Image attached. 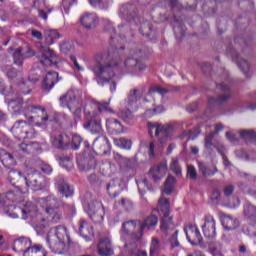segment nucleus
<instances>
[{
  "label": "nucleus",
  "mask_w": 256,
  "mask_h": 256,
  "mask_svg": "<svg viewBox=\"0 0 256 256\" xmlns=\"http://www.w3.org/2000/svg\"><path fill=\"white\" fill-rule=\"evenodd\" d=\"M159 223V218L155 215H150L143 221H128L122 225V230L120 232L122 241H129V239H134V241H139L143 237V231L147 229L148 231H154Z\"/></svg>",
  "instance_id": "obj_1"
},
{
  "label": "nucleus",
  "mask_w": 256,
  "mask_h": 256,
  "mask_svg": "<svg viewBox=\"0 0 256 256\" xmlns=\"http://www.w3.org/2000/svg\"><path fill=\"white\" fill-rule=\"evenodd\" d=\"M119 69V63L111 64H98L94 67V75L96 76L97 83L99 85H104L109 83L112 77H115V71Z\"/></svg>",
  "instance_id": "obj_2"
},
{
  "label": "nucleus",
  "mask_w": 256,
  "mask_h": 256,
  "mask_svg": "<svg viewBox=\"0 0 256 256\" xmlns=\"http://www.w3.org/2000/svg\"><path fill=\"white\" fill-rule=\"evenodd\" d=\"M170 208L171 205L169 204V200L164 196H161L158 200L157 209L163 214L162 224L160 226V229L163 231V233H169V231H173L175 229V224H173V217L169 215Z\"/></svg>",
  "instance_id": "obj_3"
},
{
  "label": "nucleus",
  "mask_w": 256,
  "mask_h": 256,
  "mask_svg": "<svg viewBox=\"0 0 256 256\" xmlns=\"http://www.w3.org/2000/svg\"><path fill=\"white\" fill-rule=\"evenodd\" d=\"M61 107H67L72 113H81V102L79 100V90L72 89L59 99Z\"/></svg>",
  "instance_id": "obj_4"
},
{
  "label": "nucleus",
  "mask_w": 256,
  "mask_h": 256,
  "mask_svg": "<svg viewBox=\"0 0 256 256\" xmlns=\"http://www.w3.org/2000/svg\"><path fill=\"white\" fill-rule=\"evenodd\" d=\"M52 231L54 233V236L48 237L51 249H65V243L69 241V236L67 235V228L59 226Z\"/></svg>",
  "instance_id": "obj_5"
},
{
  "label": "nucleus",
  "mask_w": 256,
  "mask_h": 256,
  "mask_svg": "<svg viewBox=\"0 0 256 256\" xmlns=\"http://www.w3.org/2000/svg\"><path fill=\"white\" fill-rule=\"evenodd\" d=\"M85 117L88 122L84 124V129H89L93 135L103 133V126L101 125V120L97 119V114L89 110H85Z\"/></svg>",
  "instance_id": "obj_6"
},
{
  "label": "nucleus",
  "mask_w": 256,
  "mask_h": 256,
  "mask_svg": "<svg viewBox=\"0 0 256 256\" xmlns=\"http://www.w3.org/2000/svg\"><path fill=\"white\" fill-rule=\"evenodd\" d=\"M33 115L34 124L36 127H45L49 121H54V119L47 114V111H45L44 108L38 106H34Z\"/></svg>",
  "instance_id": "obj_7"
},
{
  "label": "nucleus",
  "mask_w": 256,
  "mask_h": 256,
  "mask_svg": "<svg viewBox=\"0 0 256 256\" xmlns=\"http://www.w3.org/2000/svg\"><path fill=\"white\" fill-rule=\"evenodd\" d=\"M31 123H33V120H31V118L28 120V122H16L11 128V131L12 133H14V135H16V137H19V139H26L27 136H24L23 133L25 135H29V131L33 129Z\"/></svg>",
  "instance_id": "obj_8"
},
{
  "label": "nucleus",
  "mask_w": 256,
  "mask_h": 256,
  "mask_svg": "<svg viewBox=\"0 0 256 256\" xmlns=\"http://www.w3.org/2000/svg\"><path fill=\"white\" fill-rule=\"evenodd\" d=\"M93 151L96 155H107L111 151L109 140L105 136H99L94 140Z\"/></svg>",
  "instance_id": "obj_9"
},
{
  "label": "nucleus",
  "mask_w": 256,
  "mask_h": 256,
  "mask_svg": "<svg viewBox=\"0 0 256 256\" xmlns=\"http://www.w3.org/2000/svg\"><path fill=\"white\" fill-rule=\"evenodd\" d=\"M42 55L40 56V62L42 65L46 67H51V65H57L59 63V57L55 53V51L51 50V48L46 47L42 48Z\"/></svg>",
  "instance_id": "obj_10"
},
{
  "label": "nucleus",
  "mask_w": 256,
  "mask_h": 256,
  "mask_svg": "<svg viewBox=\"0 0 256 256\" xmlns=\"http://www.w3.org/2000/svg\"><path fill=\"white\" fill-rule=\"evenodd\" d=\"M186 237L191 245H203V236L199 228L194 225H189L185 228Z\"/></svg>",
  "instance_id": "obj_11"
},
{
  "label": "nucleus",
  "mask_w": 256,
  "mask_h": 256,
  "mask_svg": "<svg viewBox=\"0 0 256 256\" xmlns=\"http://www.w3.org/2000/svg\"><path fill=\"white\" fill-rule=\"evenodd\" d=\"M149 134L156 135L157 137L161 138L160 143H165V141H169V139H171L169 129L158 124H149Z\"/></svg>",
  "instance_id": "obj_12"
},
{
  "label": "nucleus",
  "mask_w": 256,
  "mask_h": 256,
  "mask_svg": "<svg viewBox=\"0 0 256 256\" xmlns=\"http://www.w3.org/2000/svg\"><path fill=\"white\" fill-rule=\"evenodd\" d=\"M202 231L207 239H214V237H216L217 231L215 227V218H213V216L208 215L205 217Z\"/></svg>",
  "instance_id": "obj_13"
},
{
  "label": "nucleus",
  "mask_w": 256,
  "mask_h": 256,
  "mask_svg": "<svg viewBox=\"0 0 256 256\" xmlns=\"http://www.w3.org/2000/svg\"><path fill=\"white\" fill-rule=\"evenodd\" d=\"M31 208H16L15 206H5L4 213L12 219H17L19 215H22V219H27L31 215Z\"/></svg>",
  "instance_id": "obj_14"
},
{
  "label": "nucleus",
  "mask_w": 256,
  "mask_h": 256,
  "mask_svg": "<svg viewBox=\"0 0 256 256\" xmlns=\"http://www.w3.org/2000/svg\"><path fill=\"white\" fill-rule=\"evenodd\" d=\"M8 53L12 55L15 65H22L23 59L27 57H32L31 48H28V50L25 51L21 48L15 49L13 47H10L8 48Z\"/></svg>",
  "instance_id": "obj_15"
},
{
  "label": "nucleus",
  "mask_w": 256,
  "mask_h": 256,
  "mask_svg": "<svg viewBox=\"0 0 256 256\" xmlns=\"http://www.w3.org/2000/svg\"><path fill=\"white\" fill-rule=\"evenodd\" d=\"M165 175H167V163L165 162L151 168L149 171V177H151L153 181H161Z\"/></svg>",
  "instance_id": "obj_16"
},
{
  "label": "nucleus",
  "mask_w": 256,
  "mask_h": 256,
  "mask_svg": "<svg viewBox=\"0 0 256 256\" xmlns=\"http://www.w3.org/2000/svg\"><path fill=\"white\" fill-rule=\"evenodd\" d=\"M98 253L101 256L113 255V246H111V240L109 238L101 239L98 245Z\"/></svg>",
  "instance_id": "obj_17"
},
{
  "label": "nucleus",
  "mask_w": 256,
  "mask_h": 256,
  "mask_svg": "<svg viewBox=\"0 0 256 256\" xmlns=\"http://www.w3.org/2000/svg\"><path fill=\"white\" fill-rule=\"evenodd\" d=\"M222 226L226 231H234L239 227V220L231 215H224L222 216Z\"/></svg>",
  "instance_id": "obj_18"
},
{
  "label": "nucleus",
  "mask_w": 256,
  "mask_h": 256,
  "mask_svg": "<svg viewBox=\"0 0 256 256\" xmlns=\"http://www.w3.org/2000/svg\"><path fill=\"white\" fill-rule=\"evenodd\" d=\"M88 214L90 217H95V215H97L100 218V221H103V217H105V208H103L101 202H94L89 206Z\"/></svg>",
  "instance_id": "obj_19"
},
{
  "label": "nucleus",
  "mask_w": 256,
  "mask_h": 256,
  "mask_svg": "<svg viewBox=\"0 0 256 256\" xmlns=\"http://www.w3.org/2000/svg\"><path fill=\"white\" fill-rule=\"evenodd\" d=\"M106 128L110 133H125V130L123 129V125H121V122L115 118H110L106 120Z\"/></svg>",
  "instance_id": "obj_20"
},
{
  "label": "nucleus",
  "mask_w": 256,
  "mask_h": 256,
  "mask_svg": "<svg viewBox=\"0 0 256 256\" xmlns=\"http://www.w3.org/2000/svg\"><path fill=\"white\" fill-rule=\"evenodd\" d=\"M80 22L86 29H93L97 25V15L95 13H86L81 17Z\"/></svg>",
  "instance_id": "obj_21"
},
{
  "label": "nucleus",
  "mask_w": 256,
  "mask_h": 256,
  "mask_svg": "<svg viewBox=\"0 0 256 256\" xmlns=\"http://www.w3.org/2000/svg\"><path fill=\"white\" fill-rule=\"evenodd\" d=\"M29 247H32L31 239L21 237L14 241V245H13L12 249H13V251L20 252V251H25V250L29 249Z\"/></svg>",
  "instance_id": "obj_22"
},
{
  "label": "nucleus",
  "mask_w": 256,
  "mask_h": 256,
  "mask_svg": "<svg viewBox=\"0 0 256 256\" xmlns=\"http://www.w3.org/2000/svg\"><path fill=\"white\" fill-rule=\"evenodd\" d=\"M0 161L4 165V167H7L8 169L17 165V162L15 161V155L8 153L5 150H2L0 152Z\"/></svg>",
  "instance_id": "obj_23"
},
{
  "label": "nucleus",
  "mask_w": 256,
  "mask_h": 256,
  "mask_svg": "<svg viewBox=\"0 0 256 256\" xmlns=\"http://www.w3.org/2000/svg\"><path fill=\"white\" fill-rule=\"evenodd\" d=\"M58 77L59 74L57 72H48L43 82L44 89H53V87H55V83H57Z\"/></svg>",
  "instance_id": "obj_24"
},
{
  "label": "nucleus",
  "mask_w": 256,
  "mask_h": 256,
  "mask_svg": "<svg viewBox=\"0 0 256 256\" xmlns=\"http://www.w3.org/2000/svg\"><path fill=\"white\" fill-rule=\"evenodd\" d=\"M21 192H7L6 194H0V207H5L7 201H21Z\"/></svg>",
  "instance_id": "obj_25"
},
{
  "label": "nucleus",
  "mask_w": 256,
  "mask_h": 256,
  "mask_svg": "<svg viewBox=\"0 0 256 256\" xmlns=\"http://www.w3.org/2000/svg\"><path fill=\"white\" fill-rule=\"evenodd\" d=\"M46 213L52 223H59V221H61L63 217V214L61 213V210H59V208H46Z\"/></svg>",
  "instance_id": "obj_26"
},
{
  "label": "nucleus",
  "mask_w": 256,
  "mask_h": 256,
  "mask_svg": "<svg viewBox=\"0 0 256 256\" xmlns=\"http://www.w3.org/2000/svg\"><path fill=\"white\" fill-rule=\"evenodd\" d=\"M107 191L110 197H117L121 191V184L119 183V179H115L109 183L107 186Z\"/></svg>",
  "instance_id": "obj_27"
},
{
  "label": "nucleus",
  "mask_w": 256,
  "mask_h": 256,
  "mask_svg": "<svg viewBox=\"0 0 256 256\" xmlns=\"http://www.w3.org/2000/svg\"><path fill=\"white\" fill-rule=\"evenodd\" d=\"M52 143L54 147H57L58 149H61L63 147H67V145H70L71 142H69V136L65 135H58L52 140Z\"/></svg>",
  "instance_id": "obj_28"
},
{
  "label": "nucleus",
  "mask_w": 256,
  "mask_h": 256,
  "mask_svg": "<svg viewBox=\"0 0 256 256\" xmlns=\"http://www.w3.org/2000/svg\"><path fill=\"white\" fill-rule=\"evenodd\" d=\"M79 231L82 237H93V227H91L85 220L80 221Z\"/></svg>",
  "instance_id": "obj_29"
},
{
  "label": "nucleus",
  "mask_w": 256,
  "mask_h": 256,
  "mask_svg": "<svg viewBox=\"0 0 256 256\" xmlns=\"http://www.w3.org/2000/svg\"><path fill=\"white\" fill-rule=\"evenodd\" d=\"M245 217L252 223H256V207L252 204H246L244 207Z\"/></svg>",
  "instance_id": "obj_30"
},
{
  "label": "nucleus",
  "mask_w": 256,
  "mask_h": 256,
  "mask_svg": "<svg viewBox=\"0 0 256 256\" xmlns=\"http://www.w3.org/2000/svg\"><path fill=\"white\" fill-rule=\"evenodd\" d=\"M109 103H111V98L108 102H94L95 107H97L98 112H94L95 115L99 116V114L102 111H105L106 113H113V109H111V106H109Z\"/></svg>",
  "instance_id": "obj_31"
},
{
  "label": "nucleus",
  "mask_w": 256,
  "mask_h": 256,
  "mask_svg": "<svg viewBox=\"0 0 256 256\" xmlns=\"http://www.w3.org/2000/svg\"><path fill=\"white\" fill-rule=\"evenodd\" d=\"M124 67L125 69H133V67H136V69H139L140 71L145 69V65L140 64L139 61H137V58H127L124 61Z\"/></svg>",
  "instance_id": "obj_32"
},
{
  "label": "nucleus",
  "mask_w": 256,
  "mask_h": 256,
  "mask_svg": "<svg viewBox=\"0 0 256 256\" xmlns=\"http://www.w3.org/2000/svg\"><path fill=\"white\" fill-rule=\"evenodd\" d=\"M114 145L116 147H119L120 149H131V145H133V142L130 139L127 138H114Z\"/></svg>",
  "instance_id": "obj_33"
},
{
  "label": "nucleus",
  "mask_w": 256,
  "mask_h": 256,
  "mask_svg": "<svg viewBox=\"0 0 256 256\" xmlns=\"http://www.w3.org/2000/svg\"><path fill=\"white\" fill-rule=\"evenodd\" d=\"M174 185H175V177L168 176V178L166 179V182L164 184L163 193H165L166 195H170L173 191Z\"/></svg>",
  "instance_id": "obj_34"
},
{
  "label": "nucleus",
  "mask_w": 256,
  "mask_h": 256,
  "mask_svg": "<svg viewBox=\"0 0 256 256\" xmlns=\"http://www.w3.org/2000/svg\"><path fill=\"white\" fill-rule=\"evenodd\" d=\"M58 191L64 195V197H71V195H73V190H71V187H69V184L66 182L58 184Z\"/></svg>",
  "instance_id": "obj_35"
},
{
  "label": "nucleus",
  "mask_w": 256,
  "mask_h": 256,
  "mask_svg": "<svg viewBox=\"0 0 256 256\" xmlns=\"http://www.w3.org/2000/svg\"><path fill=\"white\" fill-rule=\"evenodd\" d=\"M21 105H23V100L21 98L8 102L9 108L12 109V111H14L15 113L21 111Z\"/></svg>",
  "instance_id": "obj_36"
},
{
  "label": "nucleus",
  "mask_w": 256,
  "mask_h": 256,
  "mask_svg": "<svg viewBox=\"0 0 256 256\" xmlns=\"http://www.w3.org/2000/svg\"><path fill=\"white\" fill-rule=\"evenodd\" d=\"M36 167H40L41 171L43 173H46V175H51L53 173V168L49 164L41 162L39 158H37Z\"/></svg>",
  "instance_id": "obj_37"
},
{
  "label": "nucleus",
  "mask_w": 256,
  "mask_h": 256,
  "mask_svg": "<svg viewBox=\"0 0 256 256\" xmlns=\"http://www.w3.org/2000/svg\"><path fill=\"white\" fill-rule=\"evenodd\" d=\"M48 37H47V43L49 45H53L55 43V41H57V39H59V37H61V35L59 34V32H57V30H50L48 31Z\"/></svg>",
  "instance_id": "obj_38"
},
{
  "label": "nucleus",
  "mask_w": 256,
  "mask_h": 256,
  "mask_svg": "<svg viewBox=\"0 0 256 256\" xmlns=\"http://www.w3.org/2000/svg\"><path fill=\"white\" fill-rule=\"evenodd\" d=\"M161 242L158 240V238L153 237L151 244H150V256H154L157 251H159Z\"/></svg>",
  "instance_id": "obj_39"
},
{
  "label": "nucleus",
  "mask_w": 256,
  "mask_h": 256,
  "mask_svg": "<svg viewBox=\"0 0 256 256\" xmlns=\"http://www.w3.org/2000/svg\"><path fill=\"white\" fill-rule=\"evenodd\" d=\"M8 178L10 183L15 185V183L21 179V172H18L17 170H11L8 174Z\"/></svg>",
  "instance_id": "obj_40"
},
{
  "label": "nucleus",
  "mask_w": 256,
  "mask_h": 256,
  "mask_svg": "<svg viewBox=\"0 0 256 256\" xmlns=\"http://www.w3.org/2000/svg\"><path fill=\"white\" fill-rule=\"evenodd\" d=\"M139 97H141V92L139 90H134L128 97V105L131 107L133 103H137Z\"/></svg>",
  "instance_id": "obj_41"
},
{
  "label": "nucleus",
  "mask_w": 256,
  "mask_h": 256,
  "mask_svg": "<svg viewBox=\"0 0 256 256\" xmlns=\"http://www.w3.org/2000/svg\"><path fill=\"white\" fill-rule=\"evenodd\" d=\"M97 165V162L95 161V159L90 158V159H86L84 161L83 164V171H91V169H95V166Z\"/></svg>",
  "instance_id": "obj_42"
},
{
  "label": "nucleus",
  "mask_w": 256,
  "mask_h": 256,
  "mask_svg": "<svg viewBox=\"0 0 256 256\" xmlns=\"http://www.w3.org/2000/svg\"><path fill=\"white\" fill-rule=\"evenodd\" d=\"M33 255L34 256H47V252L43 246L36 244L33 246Z\"/></svg>",
  "instance_id": "obj_43"
},
{
  "label": "nucleus",
  "mask_w": 256,
  "mask_h": 256,
  "mask_svg": "<svg viewBox=\"0 0 256 256\" xmlns=\"http://www.w3.org/2000/svg\"><path fill=\"white\" fill-rule=\"evenodd\" d=\"M170 169L171 171L176 173V175H181V167H179V160L177 158L172 159V162L170 164Z\"/></svg>",
  "instance_id": "obj_44"
},
{
  "label": "nucleus",
  "mask_w": 256,
  "mask_h": 256,
  "mask_svg": "<svg viewBox=\"0 0 256 256\" xmlns=\"http://www.w3.org/2000/svg\"><path fill=\"white\" fill-rule=\"evenodd\" d=\"M163 111H165V109L163 108V106H157L156 108H153V110L148 109L146 110V117H153V115H159V113H163Z\"/></svg>",
  "instance_id": "obj_45"
},
{
  "label": "nucleus",
  "mask_w": 256,
  "mask_h": 256,
  "mask_svg": "<svg viewBox=\"0 0 256 256\" xmlns=\"http://www.w3.org/2000/svg\"><path fill=\"white\" fill-rule=\"evenodd\" d=\"M240 137L242 139H245V141H249L251 139H255V131L253 130H243L240 132Z\"/></svg>",
  "instance_id": "obj_46"
},
{
  "label": "nucleus",
  "mask_w": 256,
  "mask_h": 256,
  "mask_svg": "<svg viewBox=\"0 0 256 256\" xmlns=\"http://www.w3.org/2000/svg\"><path fill=\"white\" fill-rule=\"evenodd\" d=\"M198 167L204 177H211V175H215V172L209 170V168H207V166H205L202 162L198 163Z\"/></svg>",
  "instance_id": "obj_47"
},
{
  "label": "nucleus",
  "mask_w": 256,
  "mask_h": 256,
  "mask_svg": "<svg viewBox=\"0 0 256 256\" xmlns=\"http://www.w3.org/2000/svg\"><path fill=\"white\" fill-rule=\"evenodd\" d=\"M238 67L243 71V73H247L249 71V63L246 62L245 59L239 58L238 60Z\"/></svg>",
  "instance_id": "obj_48"
},
{
  "label": "nucleus",
  "mask_w": 256,
  "mask_h": 256,
  "mask_svg": "<svg viewBox=\"0 0 256 256\" xmlns=\"http://www.w3.org/2000/svg\"><path fill=\"white\" fill-rule=\"evenodd\" d=\"M45 187V178L39 177V180H34V191H39Z\"/></svg>",
  "instance_id": "obj_49"
},
{
  "label": "nucleus",
  "mask_w": 256,
  "mask_h": 256,
  "mask_svg": "<svg viewBox=\"0 0 256 256\" xmlns=\"http://www.w3.org/2000/svg\"><path fill=\"white\" fill-rule=\"evenodd\" d=\"M81 136L74 134L72 136V149H79L80 145H81Z\"/></svg>",
  "instance_id": "obj_50"
},
{
  "label": "nucleus",
  "mask_w": 256,
  "mask_h": 256,
  "mask_svg": "<svg viewBox=\"0 0 256 256\" xmlns=\"http://www.w3.org/2000/svg\"><path fill=\"white\" fill-rule=\"evenodd\" d=\"M213 137H215V133H210L208 136L205 138V147L206 149H211L213 146Z\"/></svg>",
  "instance_id": "obj_51"
},
{
  "label": "nucleus",
  "mask_w": 256,
  "mask_h": 256,
  "mask_svg": "<svg viewBox=\"0 0 256 256\" xmlns=\"http://www.w3.org/2000/svg\"><path fill=\"white\" fill-rule=\"evenodd\" d=\"M71 49H73V44H71L69 42L63 43L60 46V51H62V53H69V51H71Z\"/></svg>",
  "instance_id": "obj_52"
},
{
  "label": "nucleus",
  "mask_w": 256,
  "mask_h": 256,
  "mask_svg": "<svg viewBox=\"0 0 256 256\" xmlns=\"http://www.w3.org/2000/svg\"><path fill=\"white\" fill-rule=\"evenodd\" d=\"M188 177L190 179H197V170H195V167L193 166H188Z\"/></svg>",
  "instance_id": "obj_53"
},
{
  "label": "nucleus",
  "mask_w": 256,
  "mask_h": 256,
  "mask_svg": "<svg viewBox=\"0 0 256 256\" xmlns=\"http://www.w3.org/2000/svg\"><path fill=\"white\" fill-rule=\"evenodd\" d=\"M92 7H105L103 0H88Z\"/></svg>",
  "instance_id": "obj_54"
},
{
  "label": "nucleus",
  "mask_w": 256,
  "mask_h": 256,
  "mask_svg": "<svg viewBox=\"0 0 256 256\" xmlns=\"http://www.w3.org/2000/svg\"><path fill=\"white\" fill-rule=\"evenodd\" d=\"M71 61L74 64V67H76L77 71H84L85 69L79 65V62H77V58L73 55L70 56Z\"/></svg>",
  "instance_id": "obj_55"
},
{
  "label": "nucleus",
  "mask_w": 256,
  "mask_h": 256,
  "mask_svg": "<svg viewBox=\"0 0 256 256\" xmlns=\"http://www.w3.org/2000/svg\"><path fill=\"white\" fill-rule=\"evenodd\" d=\"M47 13H51V10H48L46 12L43 9H38V17H40V19H43V21H47Z\"/></svg>",
  "instance_id": "obj_56"
},
{
  "label": "nucleus",
  "mask_w": 256,
  "mask_h": 256,
  "mask_svg": "<svg viewBox=\"0 0 256 256\" xmlns=\"http://www.w3.org/2000/svg\"><path fill=\"white\" fill-rule=\"evenodd\" d=\"M7 76L9 79H15L16 77H19V72H17L16 69L12 68L8 71Z\"/></svg>",
  "instance_id": "obj_57"
},
{
  "label": "nucleus",
  "mask_w": 256,
  "mask_h": 256,
  "mask_svg": "<svg viewBox=\"0 0 256 256\" xmlns=\"http://www.w3.org/2000/svg\"><path fill=\"white\" fill-rule=\"evenodd\" d=\"M170 243L172 247H179V241H177V231L174 232L170 239Z\"/></svg>",
  "instance_id": "obj_58"
},
{
  "label": "nucleus",
  "mask_w": 256,
  "mask_h": 256,
  "mask_svg": "<svg viewBox=\"0 0 256 256\" xmlns=\"http://www.w3.org/2000/svg\"><path fill=\"white\" fill-rule=\"evenodd\" d=\"M119 116L122 118V119H130L131 117V110H126V111H120L119 113Z\"/></svg>",
  "instance_id": "obj_59"
},
{
  "label": "nucleus",
  "mask_w": 256,
  "mask_h": 256,
  "mask_svg": "<svg viewBox=\"0 0 256 256\" xmlns=\"http://www.w3.org/2000/svg\"><path fill=\"white\" fill-rule=\"evenodd\" d=\"M154 93H159L160 95H165L167 93V89L161 87V86H156L153 88Z\"/></svg>",
  "instance_id": "obj_60"
},
{
  "label": "nucleus",
  "mask_w": 256,
  "mask_h": 256,
  "mask_svg": "<svg viewBox=\"0 0 256 256\" xmlns=\"http://www.w3.org/2000/svg\"><path fill=\"white\" fill-rule=\"evenodd\" d=\"M219 197H221L219 190H214L211 194L212 201H219Z\"/></svg>",
  "instance_id": "obj_61"
},
{
  "label": "nucleus",
  "mask_w": 256,
  "mask_h": 256,
  "mask_svg": "<svg viewBox=\"0 0 256 256\" xmlns=\"http://www.w3.org/2000/svg\"><path fill=\"white\" fill-rule=\"evenodd\" d=\"M34 39H38V41L43 40V33L39 32V30H33Z\"/></svg>",
  "instance_id": "obj_62"
},
{
  "label": "nucleus",
  "mask_w": 256,
  "mask_h": 256,
  "mask_svg": "<svg viewBox=\"0 0 256 256\" xmlns=\"http://www.w3.org/2000/svg\"><path fill=\"white\" fill-rule=\"evenodd\" d=\"M43 145H45V143H41L39 144V142H34V149L36 151V153H41L42 149H43Z\"/></svg>",
  "instance_id": "obj_63"
},
{
  "label": "nucleus",
  "mask_w": 256,
  "mask_h": 256,
  "mask_svg": "<svg viewBox=\"0 0 256 256\" xmlns=\"http://www.w3.org/2000/svg\"><path fill=\"white\" fill-rule=\"evenodd\" d=\"M76 0H63L62 3H63V6H64V9H68L71 7V5H73V3H75Z\"/></svg>",
  "instance_id": "obj_64"
}]
</instances>
